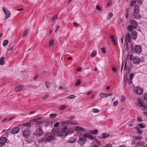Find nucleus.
Returning a JSON list of instances; mask_svg holds the SVG:
<instances>
[{"label":"nucleus","instance_id":"obj_1","mask_svg":"<svg viewBox=\"0 0 147 147\" xmlns=\"http://www.w3.org/2000/svg\"><path fill=\"white\" fill-rule=\"evenodd\" d=\"M140 9V7L139 5H136L134 6L133 16L135 19H140L141 18V16L139 13Z\"/></svg>","mask_w":147,"mask_h":147},{"label":"nucleus","instance_id":"obj_2","mask_svg":"<svg viewBox=\"0 0 147 147\" xmlns=\"http://www.w3.org/2000/svg\"><path fill=\"white\" fill-rule=\"evenodd\" d=\"M33 135L36 137H41L43 135V131L42 128L39 127L35 130Z\"/></svg>","mask_w":147,"mask_h":147},{"label":"nucleus","instance_id":"obj_3","mask_svg":"<svg viewBox=\"0 0 147 147\" xmlns=\"http://www.w3.org/2000/svg\"><path fill=\"white\" fill-rule=\"evenodd\" d=\"M134 90L135 92L138 94L141 95L143 93V90L141 88L136 87V88H134Z\"/></svg>","mask_w":147,"mask_h":147},{"label":"nucleus","instance_id":"obj_4","mask_svg":"<svg viewBox=\"0 0 147 147\" xmlns=\"http://www.w3.org/2000/svg\"><path fill=\"white\" fill-rule=\"evenodd\" d=\"M125 40L126 43L127 47V48H128V43L127 41H128V42L129 43H130L131 42V36L130 34L129 33H128L126 34V35L125 37Z\"/></svg>","mask_w":147,"mask_h":147},{"label":"nucleus","instance_id":"obj_5","mask_svg":"<svg viewBox=\"0 0 147 147\" xmlns=\"http://www.w3.org/2000/svg\"><path fill=\"white\" fill-rule=\"evenodd\" d=\"M31 134V131L28 129L25 130L22 133L24 137H26L29 136Z\"/></svg>","mask_w":147,"mask_h":147},{"label":"nucleus","instance_id":"obj_6","mask_svg":"<svg viewBox=\"0 0 147 147\" xmlns=\"http://www.w3.org/2000/svg\"><path fill=\"white\" fill-rule=\"evenodd\" d=\"M3 10L5 14V18L7 19L9 18L11 15V13L9 11L4 7L3 8Z\"/></svg>","mask_w":147,"mask_h":147},{"label":"nucleus","instance_id":"obj_7","mask_svg":"<svg viewBox=\"0 0 147 147\" xmlns=\"http://www.w3.org/2000/svg\"><path fill=\"white\" fill-rule=\"evenodd\" d=\"M130 25H132L134 27V29L136 28L138 26L137 22L134 20H131L130 22Z\"/></svg>","mask_w":147,"mask_h":147},{"label":"nucleus","instance_id":"obj_8","mask_svg":"<svg viewBox=\"0 0 147 147\" xmlns=\"http://www.w3.org/2000/svg\"><path fill=\"white\" fill-rule=\"evenodd\" d=\"M134 49L136 53H140L142 51V48L141 46L140 45H137L134 47Z\"/></svg>","mask_w":147,"mask_h":147},{"label":"nucleus","instance_id":"obj_9","mask_svg":"<svg viewBox=\"0 0 147 147\" xmlns=\"http://www.w3.org/2000/svg\"><path fill=\"white\" fill-rule=\"evenodd\" d=\"M137 101L140 105V107H142L144 109H146L147 107L145 104L142 101L140 98H138Z\"/></svg>","mask_w":147,"mask_h":147},{"label":"nucleus","instance_id":"obj_10","mask_svg":"<svg viewBox=\"0 0 147 147\" xmlns=\"http://www.w3.org/2000/svg\"><path fill=\"white\" fill-rule=\"evenodd\" d=\"M20 129L18 127H16L11 130V132L12 134H16L19 131Z\"/></svg>","mask_w":147,"mask_h":147},{"label":"nucleus","instance_id":"obj_11","mask_svg":"<svg viewBox=\"0 0 147 147\" xmlns=\"http://www.w3.org/2000/svg\"><path fill=\"white\" fill-rule=\"evenodd\" d=\"M81 138H93V136L91 135L90 133H86L81 135ZM79 138H80L79 137Z\"/></svg>","mask_w":147,"mask_h":147},{"label":"nucleus","instance_id":"obj_12","mask_svg":"<svg viewBox=\"0 0 147 147\" xmlns=\"http://www.w3.org/2000/svg\"><path fill=\"white\" fill-rule=\"evenodd\" d=\"M74 129L76 131H85V129L83 127L77 126L74 128Z\"/></svg>","mask_w":147,"mask_h":147},{"label":"nucleus","instance_id":"obj_13","mask_svg":"<svg viewBox=\"0 0 147 147\" xmlns=\"http://www.w3.org/2000/svg\"><path fill=\"white\" fill-rule=\"evenodd\" d=\"M7 140V138H0V147H2Z\"/></svg>","mask_w":147,"mask_h":147},{"label":"nucleus","instance_id":"obj_14","mask_svg":"<svg viewBox=\"0 0 147 147\" xmlns=\"http://www.w3.org/2000/svg\"><path fill=\"white\" fill-rule=\"evenodd\" d=\"M137 33L136 31H133L132 32L131 36L132 38L134 40L136 39L137 38Z\"/></svg>","mask_w":147,"mask_h":147},{"label":"nucleus","instance_id":"obj_15","mask_svg":"<svg viewBox=\"0 0 147 147\" xmlns=\"http://www.w3.org/2000/svg\"><path fill=\"white\" fill-rule=\"evenodd\" d=\"M140 60L139 58L137 57H135L133 59L134 63L136 64H138L140 63Z\"/></svg>","mask_w":147,"mask_h":147},{"label":"nucleus","instance_id":"obj_16","mask_svg":"<svg viewBox=\"0 0 147 147\" xmlns=\"http://www.w3.org/2000/svg\"><path fill=\"white\" fill-rule=\"evenodd\" d=\"M86 138H79L78 143L81 145L84 144L86 141Z\"/></svg>","mask_w":147,"mask_h":147},{"label":"nucleus","instance_id":"obj_17","mask_svg":"<svg viewBox=\"0 0 147 147\" xmlns=\"http://www.w3.org/2000/svg\"><path fill=\"white\" fill-rule=\"evenodd\" d=\"M65 132L62 131L60 132H58L57 134V137H64L65 136Z\"/></svg>","mask_w":147,"mask_h":147},{"label":"nucleus","instance_id":"obj_18","mask_svg":"<svg viewBox=\"0 0 147 147\" xmlns=\"http://www.w3.org/2000/svg\"><path fill=\"white\" fill-rule=\"evenodd\" d=\"M23 86L22 85H19L17 86L15 88V90L17 91L18 92L21 91L22 90Z\"/></svg>","mask_w":147,"mask_h":147},{"label":"nucleus","instance_id":"obj_19","mask_svg":"<svg viewBox=\"0 0 147 147\" xmlns=\"http://www.w3.org/2000/svg\"><path fill=\"white\" fill-rule=\"evenodd\" d=\"M74 132V130H69L67 131H65V136H68L71 134H73Z\"/></svg>","mask_w":147,"mask_h":147},{"label":"nucleus","instance_id":"obj_20","mask_svg":"<svg viewBox=\"0 0 147 147\" xmlns=\"http://www.w3.org/2000/svg\"><path fill=\"white\" fill-rule=\"evenodd\" d=\"M110 39L112 41L113 43L115 45H116L117 44L115 41V39L114 38V36L113 35H112L110 36Z\"/></svg>","mask_w":147,"mask_h":147},{"label":"nucleus","instance_id":"obj_21","mask_svg":"<svg viewBox=\"0 0 147 147\" xmlns=\"http://www.w3.org/2000/svg\"><path fill=\"white\" fill-rule=\"evenodd\" d=\"M89 133L90 134H97L98 133V131L97 129L92 130L89 131Z\"/></svg>","mask_w":147,"mask_h":147},{"label":"nucleus","instance_id":"obj_22","mask_svg":"<svg viewBox=\"0 0 147 147\" xmlns=\"http://www.w3.org/2000/svg\"><path fill=\"white\" fill-rule=\"evenodd\" d=\"M51 133L52 134L57 135L58 132H57V130L56 129L53 128L52 130Z\"/></svg>","mask_w":147,"mask_h":147},{"label":"nucleus","instance_id":"obj_23","mask_svg":"<svg viewBox=\"0 0 147 147\" xmlns=\"http://www.w3.org/2000/svg\"><path fill=\"white\" fill-rule=\"evenodd\" d=\"M31 123L30 121H29L28 123L23 124V126L24 127H31Z\"/></svg>","mask_w":147,"mask_h":147},{"label":"nucleus","instance_id":"obj_24","mask_svg":"<svg viewBox=\"0 0 147 147\" xmlns=\"http://www.w3.org/2000/svg\"><path fill=\"white\" fill-rule=\"evenodd\" d=\"M133 28H134V27L131 25L127 27V30L130 32H132L133 31Z\"/></svg>","mask_w":147,"mask_h":147},{"label":"nucleus","instance_id":"obj_25","mask_svg":"<svg viewBox=\"0 0 147 147\" xmlns=\"http://www.w3.org/2000/svg\"><path fill=\"white\" fill-rule=\"evenodd\" d=\"M5 59V58L3 57H2L0 59V64L1 65H3L4 64V61Z\"/></svg>","mask_w":147,"mask_h":147},{"label":"nucleus","instance_id":"obj_26","mask_svg":"<svg viewBox=\"0 0 147 147\" xmlns=\"http://www.w3.org/2000/svg\"><path fill=\"white\" fill-rule=\"evenodd\" d=\"M110 134L108 133L106 134L105 133H103L102 134V137L101 138H105L110 137Z\"/></svg>","mask_w":147,"mask_h":147},{"label":"nucleus","instance_id":"obj_27","mask_svg":"<svg viewBox=\"0 0 147 147\" xmlns=\"http://www.w3.org/2000/svg\"><path fill=\"white\" fill-rule=\"evenodd\" d=\"M46 135V136H48L47 137V138H54V136L53 135H52L50 133H47Z\"/></svg>","mask_w":147,"mask_h":147},{"label":"nucleus","instance_id":"obj_28","mask_svg":"<svg viewBox=\"0 0 147 147\" xmlns=\"http://www.w3.org/2000/svg\"><path fill=\"white\" fill-rule=\"evenodd\" d=\"M100 96L101 97H107V94H105L103 93H101L100 94Z\"/></svg>","mask_w":147,"mask_h":147},{"label":"nucleus","instance_id":"obj_29","mask_svg":"<svg viewBox=\"0 0 147 147\" xmlns=\"http://www.w3.org/2000/svg\"><path fill=\"white\" fill-rule=\"evenodd\" d=\"M81 82L80 80H78L75 83V86L78 87V86L80 84Z\"/></svg>","mask_w":147,"mask_h":147},{"label":"nucleus","instance_id":"obj_30","mask_svg":"<svg viewBox=\"0 0 147 147\" xmlns=\"http://www.w3.org/2000/svg\"><path fill=\"white\" fill-rule=\"evenodd\" d=\"M129 8H127L126 10V13L125 14V17L126 18H127L129 16Z\"/></svg>","mask_w":147,"mask_h":147},{"label":"nucleus","instance_id":"obj_31","mask_svg":"<svg viewBox=\"0 0 147 147\" xmlns=\"http://www.w3.org/2000/svg\"><path fill=\"white\" fill-rule=\"evenodd\" d=\"M135 128L137 129L140 134H141L142 133V130L139 127L137 126L136 127H135Z\"/></svg>","mask_w":147,"mask_h":147},{"label":"nucleus","instance_id":"obj_32","mask_svg":"<svg viewBox=\"0 0 147 147\" xmlns=\"http://www.w3.org/2000/svg\"><path fill=\"white\" fill-rule=\"evenodd\" d=\"M54 138H46V142H51L54 141Z\"/></svg>","mask_w":147,"mask_h":147},{"label":"nucleus","instance_id":"obj_33","mask_svg":"<svg viewBox=\"0 0 147 147\" xmlns=\"http://www.w3.org/2000/svg\"><path fill=\"white\" fill-rule=\"evenodd\" d=\"M28 33V29H26L25 31L23 34V37H26Z\"/></svg>","mask_w":147,"mask_h":147},{"label":"nucleus","instance_id":"obj_34","mask_svg":"<svg viewBox=\"0 0 147 147\" xmlns=\"http://www.w3.org/2000/svg\"><path fill=\"white\" fill-rule=\"evenodd\" d=\"M136 1L132 0L131 2L130 5L131 6L133 7L136 4Z\"/></svg>","mask_w":147,"mask_h":147},{"label":"nucleus","instance_id":"obj_35","mask_svg":"<svg viewBox=\"0 0 147 147\" xmlns=\"http://www.w3.org/2000/svg\"><path fill=\"white\" fill-rule=\"evenodd\" d=\"M8 41L7 40H5L3 42V45L4 46H6L8 43Z\"/></svg>","mask_w":147,"mask_h":147},{"label":"nucleus","instance_id":"obj_36","mask_svg":"<svg viewBox=\"0 0 147 147\" xmlns=\"http://www.w3.org/2000/svg\"><path fill=\"white\" fill-rule=\"evenodd\" d=\"M67 107V106L66 105H62L61 107L59 108V109L60 110H64L66 109Z\"/></svg>","mask_w":147,"mask_h":147},{"label":"nucleus","instance_id":"obj_37","mask_svg":"<svg viewBox=\"0 0 147 147\" xmlns=\"http://www.w3.org/2000/svg\"><path fill=\"white\" fill-rule=\"evenodd\" d=\"M76 138H72L71 140L70 139L69 140L67 141V142L68 143H73L74 142L76 141Z\"/></svg>","mask_w":147,"mask_h":147},{"label":"nucleus","instance_id":"obj_38","mask_svg":"<svg viewBox=\"0 0 147 147\" xmlns=\"http://www.w3.org/2000/svg\"><path fill=\"white\" fill-rule=\"evenodd\" d=\"M57 115L55 113H52L50 115V117L51 118H53L57 116Z\"/></svg>","mask_w":147,"mask_h":147},{"label":"nucleus","instance_id":"obj_39","mask_svg":"<svg viewBox=\"0 0 147 147\" xmlns=\"http://www.w3.org/2000/svg\"><path fill=\"white\" fill-rule=\"evenodd\" d=\"M54 42V41L52 39L51 40H50L49 43V45L51 47L53 45Z\"/></svg>","mask_w":147,"mask_h":147},{"label":"nucleus","instance_id":"obj_40","mask_svg":"<svg viewBox=\"0 0 147 147\" xmlns=\"http://www.w3.org/2000/svg\"><path fill=\"white\" fill-rule=\"evenodd\" d=\"M141 138H134L133 140L131 142V144L133 145L136 142V140L137 139H140V140H141Z\"/></svg>","mask_w":147,"mask_h":147},{"label":"nucleus","instance_id":"obj_41","mask_svg":"<svg viewBox=\"0 0 147 147\" xmlns=\"http://www.w3.org/2000/svg\"><path fill=\"white\" fill-rule=\"evenodd\" d=\"M71 123V121L70 120L67 121L63 122V124H70Z\"/></svg>","mask_w":147,"mask_h":147},{"label":"nucleus","instance_id":"obj_42","mask_svg":"<svg viewBox=\"0 0 147 147\" xmlns=\"http://www.w3.org/2000/svg\"><path fill=\"white\" fill-rule=\"evenodd\" d=\"M112 3V1L111 0H109L108 1L107 5H106V7H109V6Z\"/></svg>","mask_w":147,"mask_h":147},{"label":"nucleus","instance_id":"obj_43","mask_svg":"<svg viewBox=\"0 0 147 147\" xmlns=\"http://www.w3.org/2000/svg\"><path fill=\"white\" fill-rule=\"evenodd\" d=\"M96 54V51H94L92 52V53L91 55V57H94L95 56Z\"/></svg>","mask_w":147,"mask_h":147},{"label":"nucleus","instance_id":"obj_44","mask_svg":"<svg viewBox=\"0 0 147 147\" xmlns=\"http://www.w3.org/2000/svg\"><path fill=\"white\" fill-rule=\"evenodd\" d=\"M96 9L99 11H101L102 9L101 7L99 5H97L96 7Z\"/></svg>","mask_w":147,"mask_h":147},{"label":"nucleus","instance_id":"obj_45","mask_svg":"<svg viewBox=\"0 0 147 147\" xmlns=\"http://www.w3.org/2000/svg\"><path fill=\"white\" fill-rule=\"evenodd\" d=\"M144 144V143L143 142H140L138 143H136V144L137 146H140L141 145H142Z\"/></svg>","mask_w":147,"mask_h":147},{"label":"nucleus","instance_id":"obj_46","mask_svg":"<svg viewBox=\"0 0 147 147\" xmlns=\"http://www.w3.org/2000/svg\"><path fill=\"white\" fill-rule=\"evenodd\" d=\"M125 99V97L124 95H123L121 100V102H124Z\"/></svg>","mask_w":147,"mask_h":147},{"label":"nucleus","instance_id":"obj_47","mask_svg":"<svg viewBox=\"0 0 147 147\" xmlns=\"http://www.w3.org/2000/svg\"><path fill=\"white\" fill-rule=\"evenodd\" d=\"M49 96V95L48 94H47L44 96L42 97V99L43 100L46 99L47 98H48Z\"/></svg>","mask_w":147,"mask_h":147},{"label":"nucleus","instance_id":"obj_48","mask_svg":"<svg viewBox=\"0 0 147 147\" xmlns=\"http://www.w3.org/2000/svg\"><path fill=\"white\" fill-rule=\"evenodd\" d=\"M112 71L114 72H117V69L115 67H113L112 69Z\"/></svg>","mask_w":147,"mask_h":147},{"label":"nucleus","instance_id":"obj_49","mask_svg":"<svg viewBox=\"0 0 147 147\" xmlns=\"http://www.w3.org/2000/svg\"><path fill=\"white\" fill-rule=\"evenodd\" d=\"M75 97V96L74 95H71L67 97V98L73 99Z\"/></svg>","mask_w":147,"mask_h":147},{"label":"nucleus","instance_id":"obj_50","mask_svg":"<svg viewBox=\"0 0 147 147\" xmlns=\"http://www.w3.org/2000/svg\"><path fill=\"white\" fill-rule=\"evenodd\" d=\"M95 139V141L96 142L98 145H100L101 144L100 141L99 140H98L97 139V138Z\"/></svg>","mask_w":147,"mask_h":147},{"label":"nucleus","instance_id":"obj_51","mask_svg":"<svg viewBox=\"0 0 147 147\" xmlns=\"http://www.w3.org/2000/svg\"><path fill=\"white\" fill-rule=\"evenodd\" d=\"M93 112L95 113H98L99 112V110L97 109H93L92 110Z\"/></svg>","mask_w":147,"mask_h":147},{"label":"nucleus","instance_id":"obj_52","mask_svg":"<svg viewBox=\"0 0 147 147\" xmlns=\"http://www.w3.org/2000/svg\"><path fill=\"white\" fill-rule=\"evenodd\" d=\"M26 141L28 143L31 142L33 141L32 138H27Z\"/></svg>","mask_w":147,"mask_h":147},{"label":"nucleus","instance_id":"obj_53","mask_svg":"<svg viewBox=\"0 0 147 147\" xmlns=\"http://www.w3.org/2000/svg\"><path fill=\"white\" fill-rule=\"evenodd\" d=\"M57 16H58V14L54 16L52 20H55L57 19H58Z\"/></svg>","mask_w":147,"mask_h":147},{"label":"nucleus","instance_id":"obj_54","mask_svg":"<svg viewBox=\"0 0 147 147\" xmlns=\"http://www.w3.org/2000/svg\"><path fill=\"white\" fill-rule=\"evenodd\" d=\"M45 84L46 86L47 87V88H48L49 87V86L50 85V83L49 82H46L45 83Z\"/></svg>","mask_w":147,"mask_h":147},{"label":"nucleus","instance_id":"obj_55","mask_svg":"<svg viewBox=\"0 0 147 147\" xmlns=\"http://www.w3.org/2000/svg\"><path fill=\"white\" fill-rule=\"evenodd\" d=\"M112 16H113L112 13H110L108 15V16L107 18V19H109L110 18L112 17Z\"/></svg>","mask_w":147,"mask_h":147},{"label":"nucleus","instance_id":"obj_56","mask_svg":"<svg viewBox=\"0 0 147 147\" xmlns=\"http://www.w3.org/2000/svg\"><path fill=\"white\" fill-rule=\"evenodd\" d=\"M134 75L133 74H131L129 76V78L130 80H132L133 79Z\"/></svg>","mask_w":147,"mask_h":147},{"label":"nucleus","instance_id":"obj_57","mask_svg":"<svg viewBox=\"0 0 147 147\" xmlns=\"http://www.w3.org/2000/svg\"><path fill=\"white\" fill-rule=\"evenodd\" d=\"M138 126L142 128H144V125L142 123H139L138 125Z\"/></svg>","mask_w":147,"mask_h":147},{"label":"nucleus","instance_id":"obj_58","mask_svg":"<svg viewBox=\"0 0 147 147\" xmlns=\"http://www.w3.org/2000/svg\"><path fill=\"white\" fill-rule=\"evenodd\" d=\"M59 125V122H57L55 123L54 125V126L55 127H58Z\"/></svg>","mask_w":147,"mask_h":147},{"label":"nucleus","instance_id":"obj_59","mask_svg":"<svg viewBox=\"0 0 147 147\" xmlns=\"http://www.w3.org/2000/svg\"><path fill=\"white\" fill-rule=\"evenodd\" d=\"M101 49L102 52L103 53H106L105 48V47H103L102 48H101Z\"/></svg>","mask_w":147,"mask_h":147},{"label":"nucleus","instance_id":"obj_60","mask_svg":"<svg viewBox=\"0 0 147 147\" xmlns=\"http://www.w3.org/2000/svg\"><path fill=\"white\" fill-rule=\"evenodd\" d=\"M137 120L138 122H141L142 121V118L138 117L137 118Z\"/></svg>","mask_w":147,"mask_h":147},{"label":"nucleus","instance_id":"obj_61","mask_svg":"<svg viewBox=\"0 0 147 147\" xmlns=\"http://www.w3.org/2000/svg\"><path fill=\"white\" fill-rule=\"evenodd\" d=\"M118 103V102L117 101H115L114 102L113 104L114 106H117Z\"/></svg>","mask_w":147,"mask_h":147},{"label":"nucleus","instance_id":"obj_62","mask_svg":"<svg viewBox=\"0 0 147 147\" xmlns=\"http://www.w3.org/2000/svg\"><path fill=\"white\" fill-rule=\"evenodd\" d=\"M112 145L111 144H108L106 145L105 147H112Z\"/></svg>","mask_w":147,"mask_h":147},{"label":"nucleus","instance_id":"obj_63","mask_svg":"<svg viewBox=\"0 0 147 147\" xmlns=\"http://www.w3.org/2000/svg\"><path fill=\"white\" fill-rule=\"evenodd\" d=\"M67 129V126H65L64 128H63L62 131H64L65 132V131Z\"/></svg>","mask_w":147,"mask_h":147},{"label":"nucleus","instance_id":"obj_64","mask_svg":"<svg viewBox=\"0 0 147 147\" xmlns=\"http://www.w3.org/2000/svg\"><path fill=\"white\" fill-rule=\"evenodd\" d=\"M138 2L139 4L141 5L143 2V0H138Z\"/></svg>","mask_w":147,"mask_h":147}]
</instances>
